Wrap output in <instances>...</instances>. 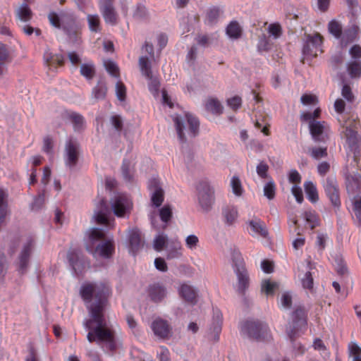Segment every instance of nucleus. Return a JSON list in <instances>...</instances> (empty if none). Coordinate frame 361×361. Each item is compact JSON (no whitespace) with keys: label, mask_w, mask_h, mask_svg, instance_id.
<instances>
[{"label":"nucleus","mask_w":361,"mask_h":361,"mask_svg":"<svg viewBox=\"0 0 361 361\" xmlns=\"http://www.w3.org/2000/svg\"><path fill=\"white\" fill-rule=\"evenodd\" d=\"M109 293L108 286L103 284H84L80 289V295L87 304L90 319L85 322V326L90 330L87 340L92 343H104L112 350L115 348L114 336L103 323V310L106 306V298Z\"/></svg>","instance_id":"nucleus-1"},{"label":"nucleus","mask_w":361,"mask_h":361,"mask_svg":"<svg viewBox=\"0 0 361 361\" xmlns=\"http://www.w3.org/2000/svg\"><path fill=\"white\" fill-rule=\"evenodd\" d=\"M176 130L180 140L185 137H194L199 127V123L195 117L185 113L182 116L173 118Z\"/></svg>","instance_id":"nucleus-2"},{"label":"nucleus","mask_w":361,"mask_h":361,"mask_svg":"<svg viewBox=\"0 0 361 361\" xmlns=\"http://www.w3.org/2000/svg\"><path fill=\"white\" fill-rule=\"evenodd\" d=\"M198 204L202 212H208L214 203V191L207 181H201L197 185Z\"/></svg>","instance_id":"nucleus-3"},{"label":"nucleus","mask_w":361,"mask_h":361,"mask_svg":"<svg viewBox=\"0 0 361 361\" xmlns=\"http://www.w3.org/2000/svg\"><path fill=\"white\" fill-rule=\"evenodd\" d=\"M233 271L236 276L235 289L239 293H244L249 287L250 279L245 263L243 260L236 262L233 266Z\"/></svg>","instance_id":"nucleus-4"},{"label":"nucleus","mask_w":361,"mask_h":361,"mask_svg":"<svg viewBox=\"0 0 361 361\" xmlns=\"http://www.w3.org/2000/svg\"><path fill=\"white\" fill-rule=\"evenodd\" d=\"M346 190L350 196L355 197L361 195V175L346 168L343 170Z\"/></svg>","instance_id":"nucleus-5"},{"label":"nucleus","mask_w":361,"mask_h":361,"mask_svg":"<svg viewBox=\"0 0 361 361\" xmlns=\"http://www.w3.org/2000/svg\"><path fill=\"white\" fill-rule=\"evenodd\" d=\"M310 132L312 138L316 141L325 142L330 134L329 126L324 122H320L312 119L309 123Z\"/></svg>","instance_id":"nucleus-6"},{"label":"nucleus","mask_w":361,"mask_h":361,"mask_svg":"<svg viewBox=\"0 0 361 361\" xmlns=\"http://www.w3.org/2000/svg\"><path fill=\"white\" fill-rule=\"evenodd\" d=\"M131 207L132 202L126 195H118L111 202L112 210L118 217H124Z\"/></svg>","instance_id":"nucleus-7"},{"label":"nucleus","mask_w":361,"mask_h":361,"mask_svg":"<svg viewBox=\"0 0 361 361\" xmlns=\"http://www.w3.org/2000/svg\"><path fill=\"white\" fill-rule=\"evenodd\" d=\"M324 188L331 204L334 207H338L341 204V201L338 185L336 178L334 177L327 178L324 182Z\"/></svg>","instance_id":"nucleus-8"},{"label":"nucleus","mask_w":361,"mask_h":361,"mask_svg":"<svg viewBox=\"0 0 361 361\" xmlns=\"http://www.w3.org/2000/svg\"><path fill=\"white\" fill-rule=\"evenodd\" d=\"M311 269V264L308 262H301L298 268V276L301 280L302 285L305 288L311 289L313 287Z\"/></svg>","instance_id":"nucleus-9"},{"label":"nucleus","mask_w":361,"mask_h":361,"mask_svg":"<svg viewBox=\"0 0 361 361\" xmlns=\"http://www.w3.org/2000/svg\"><path fill=\"white\" fill-rule=\"evenodd\" d=\"M112 1L113 0H99L100 11L105 22L111 25L115 24L117 19Z\"/></svg>","instance_id":"nucleus-10"},{"label":"nucleus","mask_w":361,"mask_h":361,"mask_svg":"<svg viewBox=\"0 0 361 361\" xmlns=\"http://www.w3.org/2000/svg\"><path fill=\"white\" fill-rule=\"evenodd\" d=\"M247 231L250 235L257 238H266L268 235L266 226L258 219L247 222Z\"/></svg>","instance_id":"nucleus-11"},{"label":"nucleus","mask_w":361,"mask_h":361,"mask_svg":"<svg viewBox=\"0 0 361 361\" xmlns=\"http://www.w3.org/2000/svg\"><path fill=\"white\" fill-rule=\"evenodd\" d=\"M78 157V145L71 141H69L66 145L64 152V161L66 165L69 167H73Z\"/></svg>","instance_id":"nucleus-12"},{"label":"nucleus","mask_w":361,"mask_h":361,"mask_svg":"<svg viewBox=\"0 0 361 361\" xmlns=\"http://www.w3.org/2000/svg\"><path fill=\"white\" fill-rule=\"evenodd\" d=\"M322 42V39L320 35L314 34L313 35H309L303 47V54L316 56Z\"/></svg>","instance_id":"nucleus-13"},{"label":"nucleus","mask_w":361,"mask_h":361,"mask_svg":"<svg viewBox=\"0 0 361 361\" xmlns=\"http://www.w3.org/2000/svg\"><path fill=\"white\" fill-rule=\"evenodd\" d=\"M114 252V243L111 240L99 243L92 252L96 259H107L112 256Z\"/></svg>","instance_id":"nucleus-14"},{"label":"nucleus","mask_w":361,"mask_h":361,"mask_svg":"<svg viewBox=\"0 0 361 361\" xmlns=\"http://www.w3.org/2000/svg\"><path fill=\"white\" fill-rule=\"evenodd\" d=\"M243 331L248 336L259 339L261 333L267 332V327L254 322H247L243 325Z\"/></svg>","instance_id":"nucleus-15"},{"label":"nucleus","mask_w":361,"mask_h":361,"mask_svg":"<svg viewBox=\"0 0 361 361\" xmlns=\"http://www.w3.org/2000/svg\"><path fill=\"white\" fill-rule=\"evenodd\" d=\"M149 188L151 192V200L155 207H159L164 201V192L158 181L153 179L150 181Z\"/></svg>","instance_id":"nucleus-16"},{"label":"nucleus","mask_w":361,"mask_h":361,"mask_svg":"<svg viewBox=\"0 0 361 361\" xmlns=\"http://www.w3.org/2000/svg\"><path fill=\"white\" fill-rule=\"evenodd\" d=\"M85 236L86 249L92 252V245L96 241L104 237V233L101 228H92L87 231Z\"/></svg>","instance_id":"nucleus-17"},{"label":"nucleus","mask_w":361,"mask_h":361,"mask_svg":"<svg viewBox=\"0 0 361 361\" xmlns=\"http://www.w3.org/2000/svg\"><path fill=\"white\" fill-rule=\"evenodd\" d=\"M167 295L166 289L162 285L154 283L148 288V295L154 302H160L166 298Z\"/></svg>","instance_id":"nucleus-18"},{"label":"nucleus","mask_w":361,"mask_h":361,"mask_svg":"<svg viewBox=\"0 0 361 361\" xmlns=\"http://www.w3.org/2000/svg\"><path fill=\"white\" fill-rule=\"evenodd\" d=\"M152 329L154 334L161 338L168 336L171 331L167 322L161 319H156L153 322Z\"/></svg>","instance_id":"nucleus-19"},{"label":"nucleus","mask_w":361,"mask_h":361,"mask_svg":"<svg viewBox=\"0 0 361 361\" xmlns=\"http://www.w3.org/2000/svg\"><path fill=\"white\" fill-rule=\"evenodd\" d=\"M97 210L95 211L94 219L98 224H107V213H109V208L105 202L102 200H99L97 205Z\"/></svg>","instance_id":"nucleus-20"},{"label":"nucleus","mask_w":361,"mask_h":361,"mask_svg":"<svg viewBox=\"0 0 361 361\" xmlns=\"http://www.w3.org/2000/svg\"><path fill=\"white\" fill-rule=\"evenodd\" d=\"M179 295L187 301L192 302L196 297V290L188 283H180L178 288Z\"/></svg>","instance_id":"nucleus-21"},{"label":"nucleus","mask_w":361,"mask_h":361,"mask_svg":"<svg viewBox=\"0 0 361 361\" xmlns=\"http://www.w3.org/2000/svg\"><path fill=\"white\" fill-rule=\"evenodd\" d=\"M33 247L32 240L27 241L23 247L22 251L19 256V267L20 269L24 270L29 262V257Z\"/></svg>","instance_id":"nucleus-22"},{"label":"nucleus","mask_w":361,"mask_h":361,"mask_svg":"<svg viewBox=\"0 0 361 361\" xmlns=\"http://www.w3.org/2000/svg\"><path fill=\"white\" fill-rule=\"evenodd\" d=\"M128 240L129 251L135 253L140 247V235L137 229L133 228L129 231Z\"/></svg>","instance_id":"nucleus-23"},{"label":"nucleus","mask_w":361,"mask_h":361,"mask_svg":"<svg viewBox=\"0 0 361 361\" xmlns=\"http://www.w3.org/2000/svg\"><path fill=\"white\" fill-rule=\"evenodd\" d=\"M223 216L226 224L232 225L238 219V209L233 206H227L223 209Z\"/></svg>","instance_id":"nucleus-24"},{"label":"nucleus","mask_w":361,"mask_h":361,"mask_svg":"<svg viewBox=\"0 0 361 361\" xmlns=\"http://www.w3.org/2000/svg\"><path fill=\"white\" fill-rule=\"evenodd\" d=\"M304 188L307 199L312 203L317 202L319 195L316 185L311 181H307L304 183Z\"/></svg>","instance_id":"nucleus-25"},{"label":"nucleus","mask_w":361,"mask_h":361,"mask_svg":"<svg viewBox=\"0 0 361 361\" xmlns=\"http://www.w3.org/2000/svg\"><path fill=\"white\" fill-rule=\"evenodd\" d=\"M226 32L230 39H236L240 37L242 30L238 23L232 21L228 25Z\"/></svg>","instance_id":"nucleus-26"},{"label":"nucleus","mask_w":361,"mask_h":361,"mask_svg":"<svg viewBox=\"0 0 361 361\" xmlns=\"http://www.w3.org/2000/svg\"><path fill=\"white\" fill-rule=\"evenodd\" d=\"M342 29L343 27L341 23L336 19H332L328 23L329 32L336 39H338L341 37Z\"/></svg>","instance_id":"nucleus-27"},{"label":"nucleus","mask_w":361,"mask_h":361,"mask_svg":"<svg viewBox=\"0 0 361 361\" xmlns=\"http://www.w3.org/2000/svg\"><path fill=\"white\" fill-rule=\"evenodd\" d=\"M139 66L144 76L147 79H152L153 75L151 72L148 56H144L139 59Z\"/></svg>","instance_id":"nucleus-28"},{"label":"nucleus","mask_w":361,"mask_h":361,"mask_svg":"<svg viewBox=\"0 0 361 361\" xmlns=\"http://www.w3.org/2000/svg\"><path fill=\"white\" fill-rule=\"evenodd\" d=\"M106 85L102 82H99L98 84L93 88L92 92V99L95 100H101L105 98L106 94Z\"/></svg>","instance_id":"nucleus-29"},{"label":"nucleus","mask_w":361,"mask_h":361,"mask_svg":"<svg viewBox=\"0 0 361 361\" xmlns=\"http://www.w3.org/2000/svg\"><path fill=\"white\" fill-rule=\"evenodd\" d=\"M16 14L18 18L23 22L28 21L31 19L32 13L30 10V7L25 4H23L16 11Z\"/></svg>","instance_id":"nucleus-30"},{"label":"nucleus","mask_w":361,"mask_h":361,"mask_svg":"<svg viewBox=\"0 0 361 361\" xmlns=\"http://www.w3.org/2000/svg\"><path fill=\"white\" fill-rule=\"evenodd\" d=\"M168 236L164 233H159L154 239L153 247L157 251H161L168 243Z\"/></svg>","instance_id":"nucleus-31"},{"label":"nucleus","mask_w":361,"mask_h":361,"mask_svg":"<svg viewBox=\"0 0 361 361\" xmlns=\"http://www.w3.org/2000/svg\"><path fill=\"white\" fill-rule=\"evenodd\" d=\"M345 136L349 147L351 148L355 147L360 141V137L357 133L348 128L345 129Z\"/></svg>","instance_id":"nucleus-32"},{"label":"nucleus","mask_w":361,"mask_h":361,"mask_svg":"<svg viewBox=\"0 0 361 361\" xmlns=\"http://www.w3.org/2000/svg\"><path fill=\"white\" fill-rule=\"evenodd\" d=\"M348 71L352 78H357L361 74V64L358 60L348 63Z\"/></svg>","instance_id":"nucleus-33"},{"label":"nucleus","mask_w":361,"mask_h":361,"mask_svg":"<svg viewBox=\"0 0 361 361\" xmlns=\"http://www.w3.org/2000/svg\"><path fill=\"white\" fill-rule=\"evenodd\" d=\"M206 109L208 111L214 114H219L222 113L223 107L220 102L214 99H209L206 104Z\"/></svg>","instance_id":"nucleus-34"},{"label":"nucleus","mask_w":361,"mask_h":361,"mask_svg":"<svg viewBox=\"0 0 361 361\" xmlns=\"http://www.w3.org/2000/svg\"><path fill=\"white\" fill-rule=\"evenodd\" d=\"M87 19L89 28L92 32H99L100 30V20L98 15H88Z\"/></svg>","instance_id":"nucleus-35"},{"label":"nucleus","mask_w":361,"mask_h":361,"mask_svg":"<svg viewBox=\"0 0 361 361\" xmlns=\"http://www.w3.org/2000/svg\"><path fill=\"white\" fill-rule=\"evenodd\" d=\"M221 331V315H216V321L212 324L210 328V335L214 339L217 340L219 338V334Z\"/></svg>","instance_id":"nucleus-36"},{"label":"nucleus","mask_w":361,"mask_h":361,"mask_svg":"<svg viewBox=\"0 0 361 361\" xmlns=\"http://www.w3.org/2000/svg\"><path fill=\"white\" fill-rule=\"evenodd\" d=\"M183 255L182 246L179 242L174 244V246L168 250L167 259L179 258Z\"/></svg>","instance_id":"nucleus-37"},{"label":"nucleus","mask_w":361,"mask_h":361,"mask_svg":"<svg viewBox=\"0 0 361 361\" xmlns=\"http://www.w3.org/2000/svg\"><path fill=\"white\" fill-rule=\"evenodd\" d=\"M231 186L233 193L239 197L241 196L243 192V189L241 185V182L238 177L233 176L231 179Z\"/></svg>","instance_id":"nucleus-38"},{"label":"nucleus","mask_w":361,"mask_h":361,"mask_svg":"<svg viewBox=\"0 0 361 361\" xmlns=\"http://www.w3.org/2000/svg\"><path fill=\"white\" fill-rule=\"evenodd\" d=\"M221 14L220 8L216 7L211 8L207 14V20L209 24L214 23Z\"/></svg>","instance_id":"nucleus-39"},{"label":"nucleus","mask_w":361,"mask_h":361,"mask_svg":"<svg viewBox=\"0 0 361 361\" xmlns=\"http://www.w3.org/2000/svg\"><path fill=\"white\" fill-rule=\"evenodd\" d=\"M264 195L269 200H272L275 197L276 187L272 180L267 183L264 186Z\"/></svg>","instance_id":"nucleus-40"},{"label":"nucleus","mask_w":361,"mask_h":361,"mask_svg":"<svg viewBox=\"0 0 361 361\" xmlns=\"http://www.w3.org/2000/svg\"><path fill=\"white\" fill-rule=\"evenodd\" d=\"M80 73L87 79H91L94 74V68L92 64L84 63L80 67Z\"/></svg>","instance_id":"nucleus-41"},{"label":"nucleus","mask_w":361,"mask_h":361,"mask_svg":"<svg viewBox=\"0 0 361 361\" xmlns=\"http://www.w3.org/2000/svg\"><path fill=\"white\" fill-rule=\"evenodd\" d=\"M292 304V297L291 295L288 293L285 292L282 293L279 301V305L281 308L283 309H288L291 306Z\"/></svg>","instance_id":"nucleus-42"},{"label":"nucleus","mask_w":361,"mask_h":361,"mask_svg":"<svg viewBox=\"0 0 361 361\" xmlns=\"http://www.w3.org/2000/svg\"><path fill=\"white\" fill-rule=\"evenodd\" d=\"M306 221L310 224L311 228H314L318 224L317 217L314 211H307L303 214Z\"/></svg>","instance_id":"nucleus-43"},{"label":"nucleus","mask_w":361,"mask_h":361,"mask_svg":"<svg viewBox=\"0 0 361 361\" xmlns=\"http://www.w3.org/2000/svg\"><path fill=\"white\" fill-rule=\"evenodd\" d=\"M199 244V239L197 235L194 234L189 235L185 238V245L186 247L190 250H195Z\"/></svg>","instance_id":"nucleus-44"},{"label":"nucleus","mask_w":361,"mask_h":361,"mask_svg":"<svg viewBox=\"0 0 361 361\" xmlns=\"http://www.w3.org/2000/svg\"><path fill=\"white\" fill-rule=\"evenodd\" d=\"M277 288V284L274 282L269 281H264L262 284V290L267 295H272L274 290Z\"/></svg>","instance_id":"nucleus-45"},{"label":"nucleus","mask_w":361,"mask_h":361,"mask_svg":"<svg viewBox=\"0 0 361 361\" xmlns=\"http://www.w3.org/2000/svg\"><path fill=\"white\" fill-rule=\"evenodd\" d=\"M301 103L305 106L315 105L318 102L317 97L311 94H304L300 98Z\"/></svg>","instance_id":"nucleus-46"},{"label":"nucleus","mask_w":361,"mask_h":361,"mask_svg":"<svg viewBox=\"0 0 361 361\" xmlns=\"http://www.w3.org/2000/svg\"><path fill=\"white\" fill-rule=\"evenodd\" d=\"M349 355L352 359L355 357H361V348L355 342H350L348 345Z\"/></svg>","instance_id":"nucleus-47"},{"label":"nucleus","mask_w":361,"mask_h":361,"mask_svg":"<svg viewBox=\"0 0 361 361\" xmlns=\"http://www.w3.org/2000/svg\"><path fill=\"white\" fill-rule=\"evenodd\" d=\"M311 156L315 159H320L327 156L326 147H315L311 150Z\"/></svg>","instance_id":"nucleus-48"},{"label":"nucleus","mask_w":361,"mask_h":361,"mask_svg":"<svg viewBox=\"0 0 361 361\" xmlns=\"http://www.w3.org/2000/svg\"><path fill=\"white\" fill-rule=\"evenodd\" d=\"M313 347L315 350H319L321 353L324 354V356L327 357H329L330 353L326 350V348L322 340L319 338L315 339L313 343Z\"/></svg>","instance_id":"nucleus-49"},{"label":"nucleus","mask_w":361,"mask_h":361,"mask_svg":"<svg viewBox=\"0 0 361 361\" xmlns=\"http://www.w3.org/2000/svg\"><path fill=\"white\" fill-rule=\"evenodd\" d=\"M104 66L106 70L112 75L116 76L118 71L117 65L111 60L104 61Z\"/></svg>","instance_id":"nucleus-50"},{"label":"nucleus","mask_w":361,"mask_h":361,"mask_svg":"<svg viewBox=\"0 0 361 361\" xmlns=\"http://www.w3.org/2000/svg\"><path fill=\"white\" fill-rule=\"evenodd\" d=\"M172 214V209L171 208L166 205L164 207H162L159 211V215L161 221L164 222H167L170 220Z\"/></svg>","instance_id":"nucleus-51"},{"label":"nucleus","mask_w":361,"mask_h":361,"mask_svg":"<svg viewBox=\"0 0 361 361\" xmlns=\"http://www.w3.org/2000/svg\"><path fill=\"white\" fill-rule=\"evenodd\" d=\"M149 80V89L150 92L154 94V97L159 94V82L157 78L152 75V79Z\"/></svg>","instance_id":"nucleus-52"},{"label":"nucleus","mask_w":361,"mask_h":361,"mask_svg":"<svg viewBox=\"0 0 361 361\" xmlns=\"http://www.w3.org/2000/svg\"><path fill=\"white\" fill-rule=\"evenodd\" d=\"M126 90L124 85L118 82L116 85V94L120 101H123L126 98Z\"/></svg>","instance_id":"nucleus-53"},{"label":"nucleus","mask_w":361,"mask_h":361,"mask_svg":"<svg viewBox=\"0 0 361 361\" xmlns=\"http://www.w3.org/2000/svg\"><path fill=\"white\" fill-rule=\"evenodd\" d=\"M8 57L7 51L1 43H0V75L2 74L4 71V61Z\"/></svg>","instance_id":"nucleus-54"},{"label":"nucleus","mask_w":361,"mask_h":361,"mask_svg":"<svg viewBox=\"0 0 361 361\" xmlns=\"http://www.w3.org/2000/svg\"><path fill=\"white\" fill-rule=\"evenodd\" d=\"M291 192L298 203L300 204L302 202L303 195H302V189L300 187H299L297 185H293L291 188Z\"/></svg>","instance_id":"nucleus-55"},{"label":"nucleus","mask_w":361,"mask_h":361,"mask_svg":"<svg viewBox=\"0 0 361 361\" xmlns=\"http://www.w3.org/2000/svg\"><path fill=\"white\" fill-rule=\"evenodd\" d=\"M154 266L157 269L162 272H166L168 270L167 264L164 259L161 257H157L154 259Z\"/></svg>","instance_id":"nucleus-56"},{"label":"nucleus","mask_w":361,"mask_h":361,"mask_svg":"<svg viewBox=\"0 0 361 361\" xmlns=\"http://www.w3.org/2000/svg\"><path fill=\"white\" fill-rule=\"evenodd\" d=\"M227 103L232 109L235 110L240 107L242 100L240 97L235 96L228 99Z\"/></svg>","instance_id":"nucleus-57"},{"label":"nucleus","mask_w":361,"mask_h":361,"mask_svg":"<svg viewBox=\"0 0 361 361\" xmlns=\"http://www.w3.org/2000/svg\"><path fill=\"white\" fill-rule=\"evenodd\" d=\"M269 34L274 38H278L281 33V27L276 24H271L268 27Z\"/></svg>","instance_id":"nucleus-58"},{"label":"nucleus","mask_w":361,"mask_h":361,"mask_svg":"<svg viewBox=\"0 0 361 361\" xmlns=\"http://www.w3.org/2000/svg\"><path fill=\"white\" fill-rule=\"evenodd\" d=\"M353 209L357 217L361 216V197H353Z\"/></svg>","instance_id":"nucleus-59"},{"label":"nucleus","mask_w":361,"mask_h":361,"mask_svg":"<svg viewBox=\"0 0 361 361\" xmlns=\"http://www.w3.org/2000/svg\"><path fill=\"white\" fill-rule=\"evenodd\" d=\"M330 169V164L326 161H322L317 166V171L319 175L324 176Z\"/></svg>","instance_id":"nucleus-60"},{"label":"nucleus","mask_w":361,"mask_h":361,"mask_svg":"<svg viewBox=\"0 0 361 361\" xmlns=\"http://www.w3.org/2000/svg\"><path fill=\"white\" fill-rule=\"evenodd\" d=\"M268 166L264 163H259L257 166V173L261 178H265L267 176Z\"/></svg>","instance_id":"nucleus-61"},{"label":"nucleus","mask_w":361,"mask_h":361,"mask_svg":"<svg viewBox=\"0 0 361 361\" xmlns=\"http://www.w3.org/2000/svg\"><path fill=\"white\" fill-rule=\"evenodd\" d=\"M349 53L355 60H357L361 58V47L357 45H354L349 50Z\"/></svg>","instance_id":"nucleus-62"},{"label":"nucleus","mask_w":361,"mask_h":361,"mask_svg":"<svg viewBox=\"0 0 361 361\" xmlns=\"http://www.w3.org/2000/svg\"><path fill=\"white\" fill-rule=\"evenodd\" d=\"M342 96L348 101L351 102L353 100L354 96L351 92L350 88L348 85H344L341 91Z\"/></svg>","instance_id":"nucleus-63"},{"label":"nucleus","mask_w":361,"mask_h":361,"mask_svg":"<svg viewBox=\"0 0 361 361\" xmlns=\"http://www.w3.org/2000/svg\"><path fill=\"white\" fill-rule=\"evenodd\" d=\"M169 351L166 348L161 347L158 351V355L161 361H169Z\"/></svg>","instance_id":"nucleus-64"}]
</instances>
